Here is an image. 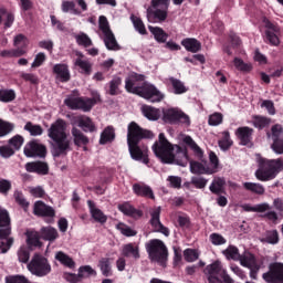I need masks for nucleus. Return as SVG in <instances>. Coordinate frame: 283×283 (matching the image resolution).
<instances>
[{
	"label": "nucleus",
	"instance_id": "nucleus-6",
	"mask_svg": "<svg viewBox=\"0 0 283 283\" xmlns=\"http://www.w3.org/2000/svg\"><path fill=\"white\" fill-rule=\"evenodd\" d=\"M205 275L208 277L209 283H233V280L227 273V269L222 262L214 261L205 269Z\"/></svg>",
	"mask_w": 283,
	"mask_h": 283
},
{
	"label": "nucleus",
	"instance_id": "nucleus-55",
	"mask_svg": "<svg viewBox=\"0 0 283 283\" xmlns=\"http://www.w3.org/2000/svg\"><path fill=\"white\" fill-rule=\"evenodd\" d=\"M27 244L32 249V247H41V241L39 240L38 232H28L27 233Z\"/></svg>",
	"mask_w": 283,
	"mask_h": 283
},
{
	"label": "nucleus",
	"instance_id": "nucleus-33",
	"mask_svg": "<svg viewBox=\"0 0 283 283\" xmlns=\"http://www.w3.org/2000/svg\"><path fill=\"white\" fill-rule=\"evenodd\" d=\"M55 260L60 262L62 266H66V269H76V262H74V259L63 251L55 252Z\"/></svg>",
	"mask_w": 283,
	"mask_h": 283
},
{
	"label": "nucleus",
	"instance_id": "nucleus-17",
	"mask_svg": "<svg viewBox=\"0 0 283 283\" xmlns=\"http://www.w3.org/2000/svg\"><path fill=\"white\" fill-rule=\"evenodd\" d=\"M127 144L133 160H144V163H147V147L140 148V146H138V142H132Z\"/></svg>",
	"mask_w": 283,
	"mask_h": 283
},
{
	"label": "nucleus",
	"instance_id": "nucleus-57",
	"mask_svg": "<svg viewBox=\"0 0 283 283\" xmlns=\"http://www.w3.org/2000/svg\"><path fill=\"white\" fill-rule=\"evenodd\" d=\"M223 118L224 116L222 115V113H213L209 116L208 125H210L211 127H218V125H222Z\"/></svg>",
	"mask_w": 283,
	"mask_h": 283
},
{
	"label": "nucleus",
	"instance_id": "nucleus-52",
	"mask_svg": "<svg viewBox=\"0 0 283 283\" xmlns=\"http://www.w3.org/2000/svg\"><path fill=\"white\" fill-rule=\"evenodd\" d=\"M25 132H29L31 136H42L43 135V127L40 125H34L32 123H27L24 126Z\"/></svg>",
	"mask_w": 283,
	"mask_h": 283
},
{
	"label": "nucleus",
	"instance_id": "nucleus-51",
	"mask_svg": "<svg viewBox=\"0 0 283 283\" xmlns=\"http://www.w3.org/2000/svg\"><path fill=\"white\" fill-rule=\"evenodd\" d=\"M132 23L139 34H147V29L145 28V23H143V20L138 17L132 15L130 17Z\"/></svg>",
	"mask_w": 283,
	"mask_h": 283
},
{
	"label": "nucleus",
	"instance_id": "nucleus-54",
	"mask_svg": "<svg viewBox=\"0 0 283 283\" xmlns=\"http://www.w3.org/2000/svg\"><path fill=\"white\" fill-rule=\"evenodd\" d=\"M62 12H70V14L78 15L81 14V11L76 9V4L72 1H63L62 2Z\"/></svg>",
	"mask_w": 283,
	"mask_h": 283
},
{
	"label": "nucleus",
	"instance_id": "nucleus-14",
	"mask_svg": "<svg viewBox=\"0 0 283 283\" xmlns=\"http://www.w3.org/2000/svg\"><path fill=\"white\" fill-rule=\"evenodd\" d=\"M263 25L266 28L265 36L266 41L271 43V45H280V38L277 36V33L280 32V29L275 27L269 19L263 18Z\"/></svg>",
	"mask_w": 283,
	"mask_h": 283
},
{
	"label": "nucleus",
	"instance_id": "nucleus-40",
	"mask_svg": "<svg viewBox=\"0 0 283 283\" xmlns=\"http://www.w3.org/2000/svg\"><path fill=\"white\" fill-rule=\"evenodd\" d=\"M114 138H116V133L113 127L108 126L101 134L99 145H107V143H112Z\"/></svg>",
	"mask_w": 283,
	"mask_h": 283
},
{
	"label": "nucleus",
	"instance_id": "nucleus-4",
	"mask_svg": "<svg viewBox=\"0 0 283 283\" xmlns=\"http://www.w3.org/2000/svg\"><path fill=\"white\" fill-rule=\"evenodd\" d=\"M256 163L259 165L255 171V178L261 182L273 180L275 176L283 169L282 159H266L260 155H256Z\"/></svg>",
	"mask_w": 283,
	"mask_h": 283
},
{
	"label": "nucleus",
	"instance_id": "nucleus-43",
	"mask_svg": "<svg viewBox=\"0 0 283 283\" xmlns=\"http://www.w3.org/2000/svg\"><path fill=\"white\" fill-rule=\"evenodd\" d=\"M222 254L227 260H234V262L240 261V250L235 245H230L226 250L222 251Z\"/></svg>",
	"mask_w": 283,
	"mask_h": 283
},
{
	"label": "nucleus",
	"instance_id": "nucleus-47",
	"mask_svg": "<svg viewBox=\"0 0 283 283\" xmlns=\"http://www.w3.org/2000/svg\"><path fill=\"white\" fill-rule=\"evenodd\" d=\"M123 83V80L120 77H114L109 83H108V94L111 96H117V94H120V84Z\"/></svg>",
	"mask_w": 283,
	"mask_h": 283
},
{
	"label": "nucleus",
	"instance_id": "nucleus-7",
	"mask_svg": "<svg viewBox=\"0 0 283 283\" xmlns=\"http://www.w3.org/2000/svg\"><path fill=\"white\" fill-rule=\"evenodd\" d=\"M28 271H30L31 275H35V277H45V275H50L52 273V265L48 258L35 253L30 263L28 264Z\"/></svg>",
	"mask_w": 283,
	"mask_h": 283
},
{
	"label": "nucleus",
	"instance_id": "nucleus-42",
	"mask_svg": "<svg viewBox=\"0 0 283 283\" xmlns=\"http://www.w3.org/2000/svg\"><path fill=\"white\" fill-rule=\"evenodd\" d=\"M17 98V92L12 88H0V103H12Z\"/></svg>",
	"mask_w": 283,
	"mask_h": 283
},
{
	"label": "nucleus",
	"instance_id": "nucleus-15",
	"mask_svg": "<svg viewBox=\"0 0 283 283\" xmlns=\"http://www.w3.org/2000/svg\"><path fill=\"white\" fill-rule=\"evenodd\" d=\"M150 224L157 233H163V235L169 237V229L163 226L160 222V207L155 208L151 213Z\"/></svg>",
	"mask_w": 283,
	"mask_h": 283
},
{
	"label": "nucleus",
	"instance_id": "nucleus-10",
	"mask_svg": "<svg viewBox=\"0 0 283 283\" xmlns=\"http://www.w3.org/2000/svg\"><path fill=\"white\" fill-rule=\"evenodd\" d=\"M266 283H283V263H270L269 271L262 275Z\"/></svg>",
	"mask_w": 283,
	"mask_h": 283
},
{
	"label": "nucleus",
	"instance_id": "nucleus-31",
	"mask_svg": "<svg viewBox=\"0 0 283 283\" xmlns=\"http://www.w3.org/2000/svg\"><path fill=\"white\" fill-rule=\"evenodd\" d=\"M133 191L136 193V196H142L143 198H150V200H154L156 197L154 196V190L151 187L146 185H139L135 184L133 186Z\"/></svg>",
	"mask_w": 283,
	"mask_h": 283
},
{
	"label": "nucleus",
	"instance_id": "nucleus-22",
	"mask_svg": "<svg viewBox=\"0 0 283 283\" xmlns=\"http://www.w3.org/2000/svg\"><path fill=\"white\" fill-rule=\"evenodd\" d=\"M33 213L35 216H44L48 218H54V209L43 201H36L33 207Z\"/></svg>",
	"mask_w": 283,
	"mask_h": 283
},
{
	"label": "nucleus",
	"instance_id": "nucleus-58",
	"mask_svg": "<svg viewBox=\"0 0 283 283\" xmlns=\"http://www.w3.org/2000/svg\"><path fill=\"white\" fill-rule=\"evenodd\" d=\"M253 125L258 129H264V127H268V125H271V119L262 116H254L253 117Z\"/></svg>",
	"mask_w": 283,
	"mask_h": 283
},
{
	"label": "nucleus",
	"instance_id": "nucleus-41",
	"mask_svg": "<svg viewBox=\"0 0 283 283\" xmlns=\"http://www.w3.org/2000/svg\"><path fill=\"white\" fill-rule=\"evenodd\" d=\"M119 211L124 213V216H130L132 218H140L143 216V212L139 210H136L132 205L129 203H123L118 206Z\"/></svg>",
	"mask_w": 283,
	"mask_h": 283
},
{
	"label": "nucleus",
	"instance_id": "nucleus-46",
	"mask_svg": "<svg viewBox=\"0 0 283 283\" xmlns=\"http://www.w3.org/2000/svg\"><path fill=\"white\" fill-rule=\"evenodd\" d=\"M77 273L80 275V280L82 281L87 277H96V270H94L91 265L80 266Z\"/></svg>",
	"mask_w": 283,
	"mask_h": 283
},
{
	"label": "nucleus",
	"instance_id": "nucleus-49",
	"mask_svg": "<svg viewBox=\"0 0 283 283\" xmlns=\"http://www.w3.org/2000/svg\"><path fill=\"white\" fill-rule=\"evenodd\" d=\"M224 179L217 177L213 179L212 184L210 185V191L212 193H222L224 191Z\"/></svg>",
	"mask_w": 283,
	"mask_h": 283
},
{
	"label": "nucleus",
	"instance_id": "nucleus-16",
	"mask_svg": "<svg viewBox=\"0 0 283 283\" xmlns=\"http://www.w3.org/2000/svg\"><path fill=\"white\" fill-rule=\"evenodd\" d=\"M75 56H76V59L74 60L75 67L80 69L81 74H85L86 76H90V74H92V62L85 59V55L80 51H75Z\"/></svg>",
	"mask_w": 283,
	"mask_h": 283
},
{
	"label": "nucleus",
	"instance_id": "nucleus-21",
	"mask_svg": "<svg viewBox=\"0 0 283 283\" xmlns=\"http://www.w3.org/2000/svg\"><path fill=\"white\" fill-rule=\"evenodd\" d=\"M122 255L124 258L140 259V248L136 243H127L122 247Z\"/></svg>",
	"mask_w": 283,
	"mask_h": 283
},
{
	"label": "nucleus",
	"instance_id": "nucleus-8",
	"mask_svg": "<svg viewBox=\"0 0 283 283\" xmlns=\"http://www.w3.org/2000/svg\"><path fill=\"white\" fill-rule=\"evenodd\" d=\"M146 250L153 262L164 264L165 260H167V248L165 243L158 239L150 240L146 244Z\"/></svg>",
	"mask_w": 283,
	"mask_h": 283
},
{
	"label": "nucleus",
	"instance_id": "nucleus-29",
	"mask_svg": "<svg viewBox=\"0 0 283 283\" xmlns=\"http://www.w3.org/2000/svg\"><path fill=\"white\" fill-rule=\"evenodd\" d=\"M53 72L56 75V78L62 83H67V81H70V69L66 64H55Z\"/></svg>",
	"mask_w": 283,
	"mask_h": 283
},
{
	"label": "nucleus",
	"instance_id": "nucleus-18",
	"mask_svg": "<svg viewBox=\"0 0 283 283\" xmlns=\"http://www.w3.org/2000/svg\"><path fill=\"white\" fill-rule=\"evenodd\" d=\"M177 140L179 145H185L186 147H189L190 149L193 150V154H196V156H198L199 158H202V149L200 148V146H198V144H196V142L193 140V138H191V136L179 134L177 136Z\"/></svg>",
	"mask_w": 283,
	"mask_h": 283
},
{
	"label": "nucleus",
	"instance_id": "nucleus-24",
	"mask_svg": "<svg viewBox=\"0 0 283 283\" xmlns=\"http://www.w3.org/2000/svg\"><path fill=\"white\" fill-rule=\"evenodd\" d=\"M181 45L182 48H185V50L187 52H191L192 54H196L198 52H200V50H202V43H200V41H198L195 38H186L181 41Z\"/></svg>",
	"mask_w": 283,
	"mask_h": 283
},
{
	"label": "nucleus",
	"instance_id": "nucleus-38",
	"mask_svg": "<svg viewBox=\"0 0 283 283\" xmlns=\"http://www.w3.org/2000/svg\"><path fill=\"white\" fill-rule=\"evenodd\" d=\"M260 242L266 244H279L280 233L277 232V230H269L265 232L264 237L260 239Z\"/></svg>",
	"mask_w": 283,
	"mask_h": 283
},
{
	"label": "nucleus",
	"instance_id": "nucleus-53",
	"mask_svg": "<svg viewBox=\"0 0 283 283\" xmlns=\"http://www.w3.org/2000/svg\"><path fill=\"white\" fill-rule=\"evenodd\" d=\"M209 160L210 164L208 165V168L210 169V174H217L218 172V167L220 165V160L218 159V156L216 153L210 151L209 154Z\"/></svg>",
	"mask_w": 283,
	"mask_h": 283
},
{
	"label": "nucleus",
	"instance_id": "nucleus-30",
	"mask_svg": "<svg viewBox=\"0 0 283 283\" xmlns=\"http://www.w3.org/2000/svg\"><path fill=\"white\" fill-rule=\"evenodd\" d=\"M25 169L31 174H40L42 176H45L49 171L48 164L41 161L28 163Z\"/></svg>",
	"mask_w": 283,
	"mask_h": 283
},
{
	"label": "nucleus",
	"instance_id": "nucleus-3",
	"mask_svg": "<svg viewBox=\"0 0 283 283\" xmlns=\"http://www.w3.org/2000/svg\"><path fill=\"white\" fill-rule=\"evenodd\" d=\"M67 123L57 119L48 129L51 139V153L54 157L63 156L70 151V139L67 138Z\"/></svg>",
	"mask_w": 283,
	"mask_h": 283
},
{
	"label": "nucleus",
	"instance_id": "nucleus-13",
	"mask_svg": "<svg viewBox=\"0 0 283 283\" xmlns=\"http://www.w3.org/2000/svg\"><path fill=\"white\" fill-rule=\"evenodd\" d=\"M71 125L73 127H81L83 132H96V125L92 122V118L83 115L74 116L71 118Z\"/></svg>",
	"mask_w": 283,
	"mask_h": 283
},
{
	"label": "nucleus",
	"instance_id": "nucleus-63",
	"mask_svg": "<svg viewBox=\"0 0 283 283\" xmlns=\"http://www.w3.org/2000/svg\"><path fill=\"white\" fill-rule=\"evenodd\" d=\"M18 259L20 262L25 264L30 260V251L24 245L18 250Z\"/></svg>",
	"mask_w": 283,
	"mask_h": 283
},
{
	"label": "nucleus",
	"instance_id": "nucleus-36",
	"mask_svg": "<svg viewBox=\"0 0 283 283\" xmlns=\"http://www.w3.org/2000/svg\"><path fill=\"white\" fill-rule=\"evenodd\" d=\"M40 235L42 240L54 242L59 238V231L52 227H45L41 229Z\"/></svg>",
	"mask_w": 283,
	"mask_h": 283
},
{
	"label": "nucleus",
	"instance_id": "nucleus-27",
	"mask_svg": "<svg viewBox=\"0 0 283 283\" xmlns=\"http://www.w3.org/2000/svg\"><path fill=\"white\" fill-rule=\"evenodd\" d=\"M191 174L211 176V170L207 161H190Z\"/></svg>",
	"mask_w": 283,
	"mask_h": 283
},
{
	"label": "nucleus",
	"instance_id": "nucleus-48",
	"mask_svg": "<svg viewBox=\"0 0 283 283\" xmlns=\"http://www.w3.org/2000/svg\"><path fill=\"white\" fill-rule=\"evenodd\" d=\"M243 187L247 191H251L252 193H256L258 196H263L264 193V186L261 184L255 182H244Z\"/></svg>",
	"mask_w": 283,
	"mask_h": 283
},
{
	"label": "nucleus",
	"instance_id": "nucleus-50",
	"mask_svg": "<svg viewBox=\"0 0 283 283\" xmlns=\"http://www.w3.org/2000/svg\"><path fill=\"white\" fill-rule=\"evenodd\" d=\"M116 230L122 233V235H125L126 238H134L138 232L136 230L132 229V227L125 224V223H118L116 226Z\"/></svg>",
	"mask_w": 283,
	"mask_h": 283
},
{
	"label": "nucleus",
	"instance_id": "nucleus-19",
	"mask_svg": "<svg viewBox=\"0 0 283 283\" xmlns=\"http://www.w3.org/2000/svg\"><path fill=\"white\" fill-rule=\"evenodd\" d=\"M24 156L28 158H34L35 156L43 157L45 156V146L31 142L24 147Z\"/></svg>",
	"mask_w": 283,
	"mask_h": 283
},
{
	"label": "nucleus",
	"instance_id": "nucleus-25",
	"mask_svg": "<svg viewBox=\"0 0 283 283\" xmlns=\"http://www.w3.org/2000/svg\"><path fill=\"white\" fill-rule=\"evenodd\" d=\"M235 136L241 142V145H249L253 138V128H249L248 126L239 127L235 130Z\"/></svg>",
	"mask_w": 283,
	"mask_h": 283
},
{
	"label": "nucleus",
	"instance_id": "nucleus-28",
	"mask_svg": "<svg viewBox=\"0 0 283 283\" xmlns=\"http://www.w3.org/2000/svg\"><path fill=\"white\" fill-rule=\"evenodd\" d=\"M90 213L92 218L95 220V222H99L101 224H105L107 222V216L103 213V211L94 205L92 200L87 201Z\"/></svg>",
	"mask_w": 283,
	"mask_h": 283
},
{
	"label": "nucleus",
	"instance_id": "nucleus-44",
	"mask_svg": "<svg viewBox=\"0 0 283 283\" xmlns=\"http://www.w3.org/2000/svg\"><path fill=\"white\" fill-rule=\"evenodd\" d=\"M222 134L221 139L219 140V147L222 151H227L233 146V140L231 139V134L229 130H226Z\"/></svg>",
	"mask_w": 283,
	"mask_h": 283
},
{
	"label": "nucleus",
	"instance_id": "nucleus-64",
	"mask_svg": "<svg viewBox=\"0 0 283 283\" xmlns=\"http://www.w3.org/2000/svg\"><path fill=\"white\" fill-rule=\"evenodd\" d=\"M63 279H64L66 282H70V283H78V282H82L78 272H77V274H75V273H70V272H64V273H63Z\"/></svg>",
	"mask_w": 283,
	"mask_h": 283
},
{
	"label": "nucleus",
	"instance_id": "nucleus-20",
	"mask_svg": "<svg viewBox=\"0 0 283 283\" xmlns=\"http://www.w3.org/2000/svg\"><path fill=\"white\" fill-rule=\"evenodd\" d=\"M10 233V214L8 210L0 207V238H8Z\"/></svg>",
	"mask_w": 283,
	"mask_h": 283
},
{
	"label": "nucleus",
	"instance_id": "nucleus-5",
	"mask_svg": "<svg viewBox=\"0 0 283 283\" xmlns=\"http://www.w3.org/2000/svg\"><path fill=\"white\" fill-rule=\"evenodd\" d=\"M92 98H83L76 95H70L64 101L65 105L70 107V109H82L83 112H90L96 103H101V94L94 91L92 93Z\"/></svg>",
	"mask_w": 283,
	"mask_h": 283
},
{
	"label": "nucleus",
	"instance_id": "nucleus-12",
	"mask_svg": "<svg viewBox=\"0 0 283 283\" xmlns=\"http://www.w3.org/2000/svg\"><path fill=\"white\" fill-rule=\"evenodd\" d=\"M169 6L164 7H149L147 9V19L149 23H163L167 21Z\"/></svg>",
	"mask_w": 283,
	"mask_h": 283
},
{
	"label": "nucleus",
	"instance_id": "nucleus-61",
	"mask_svg": "<svg viewBox=\"0 0 283 283\" xmlns=\"http://www.w3.org/2000/svg\"><path fill=\"white\" fill-rule=\"evenodd\" d=\"M28 191L33 198H43L45 196V190L41 186L29 187Z\"/></svg>",
	"mask_w": 283,
	"mask_h": 283
},
{
	"label": "nucleus",
	"instance_id": "nucleus-26",
	"mask_svg": "<svg viewBox=\"0 0 283 283\" xmlns=\"http://www.w3.org/2000/svg\"><path fill=\"white\" fill-rule=\"evenodd\" d=\"M142 113L148 120H158L163 116V108H156L149 105L142 106Z\"/></svg>",
	"mask_w": 283,
	"mask_h": 283
},
{
	"label": "nucleus",
	"instance_id": "nucleus-1",
	"mask_svg": "<svg viewBox=\"0 0 283 283\" xmlns=\"http://www.w3.org/2000/svg\"><path fill=\"white\" fill-rule=\"evenodd\" d=\"M153 151L165 165H178L179 167L189 165L187 148L171 144L163 133L159 134L158 140L153 145Z\"/></svg>",
	"mask_w": 283,
	"mask_h": 283
},
{
	"label": "nucleus",
	"instance_id": "nucleus-62",
	"mask_svg": "<svg viewBox=\"0 0 283 283\" xmlns=\"http://www.w3.org/2000/svg\"><path fill=\"white\" fill-rule=\"evenodd\" d=\"M9 145H11L13 147V151H19V149H21V147H23V137L20 135H17L14 137H12L9 140Z\"/></svg>",
	"mask_w": 283,
	"mask_h": 283
},
{
	"label": "nucleus",
	"instance_id": "nucleus-39",
	"mask_svg": "<svg viewBox=\"0 0 283 283\" xmlns=\"http://www.w3.org/2000/svg\"><path fill=\"white\" fill-rule=\"evenodd\" d=\"M98 268L101 270L102 275L104 277H112L113 271H112V261L107 258H103L98 262Z\"/></svg>",
	"mask_w": 283,
	"mask_h": 283
},
{
	"label": "nucleus",
	"instance_id": "nucleus-2",
	"mask_svg": "<svg viewBox=\"0 0 283 283\" xmlns=\"http://www.w3.org/2000/svg\"><path fill=\"white\" fill-rule=\"evenodd\" d=\"M145 81V75H139L137 73H130L125 81V90L130 94H137L148 103H160L165 101V93L160 92L154 84L143 83ZM139 83H143L140 85Z\"/></svg>",
	"mask_w": 283,
	"mask_h": 283
},
{
	"label": "nucleus",
	"instance_id": "nucleus-56",
	"mask_svg": "<svg viewBox=\"0 0 283 283\" xmlns=\"http://www.w3.org/2000/svg\"><path fill=\"white\" fill-rule=\"evenodd\" d=\"M14 129V124L0 119V138L8 136Z\"/></svg>",
	"mask_w": 283,
	"mask_h": 283
},
{
	"label": "nucleus",
	"instance_id": "nucleus-37",
	"mask_svg": "<svg viewBox=\"0 0 283 283\" xmlns=\"http://www.w3.org/2000/svg\"><path fill=\"white\" fill-rule=\"evenodd\" d=\"M71 134L73 136L74 144L77 145V147H81V145H87L90 143V139L83 135V132L78 129L76 126H73Z\"/></svg>",
	"mask_w": 283,
	"mask_h": 283
},
{
	"label": "nucleus",
	"instance_id": "nucleus-23",
	"mask_svg": "<svg viewBox=\"0 0 283 283\" xmlns=\"http://www.w3.org/2000/svg\"><path fill=\"white\" fill-rule=\"evenodd\" d=\"M239 262L241 266H244L245 269H255V271H260V265L255 261V256L251 252H244L240 259Z\"/></svg>",
	"mask_w": 283,
	"mask_h": 283
},
{
	"label": "nucleus",
	"instance_id": "nucleus-59",
	"mask_svg": "<svg viewBox=\"0 0 283 283\" xmlns=\"http://www.w3.org/2000/svg\"><path fill=\"white\" fill-rule=\"evenodd\" d=\"M6 283H30L29 279L25 275H9L4 279Z\"/></svg>",
	"mask_w": 283,
	"mask_h": 283
},
{
	"label": "nucleus",
	"instance_id": "nucleus-32",
	"mask_svg": "<svg viewBox=\"0 0 283 283\" xmlns=\"http://www.w3.org/2000/svg\"><path fill=\"white\" fill-rule=\"evenodd\" d=\"M163 120L165 123L176 124L178 123V116L180 115V109L178 108H161Z\"/></svg>",
	"mask_w": 283,
	"mask_h": 283
},
{
	"label": "nucleus",
	"instance_id": "nucleus-45",
	"mask_svg": "<svg viewBox=\"0 0 283 283\" xmlns=\"http://www.w3.org/2000/svg\"><path fill=\"white\" fill-rule=\"evenodd\" d=\"M232 63L235 70H238L239 72H251L253 70V64L244 62L240 57H234Z\"/></svg>",
	"mask_w": 283,
	"mask_h": 283
},
{
	"label": "nucleus",
	"instance_id": "nucleus-60",
	"mask_svg": "<svg viewBox=\"0 0 283 283\" xmlns=\"http://www.w3.org/2000/svg\"><path fill=\"white\" fill-rule=\"evenodd\" d=\"M75 39L78 45H83L84 48H90V45H92V40L85 33L75 35Z\"/></svg>",
	"mask_w": 283,
	"mask_h": 283
},
{
	"label": "nucleus",
	"instance_id": "nucleus-35",
	"mask_svg": "<svg viewBox=\"0 0 283 283\" xmlns=\"http://www.w3.org/2000/svg\"><path fill=\"white\" fill-rule=\"evenodd\" d=\"M149 32L153 34L155 41H157V43H165L167 41V39H169V34H167V32H165V30H163V28L160 27H148Z\"/></svg>",
	"mask_w": 283,
	"mask_h": 283
},
{
	"label": "nucleus",
	"instance_id": "nucleus-9",
	"mask_svg": "<svg viewBox=\"0 0 283 283\" xmlns=\"http://www.w3.org/2000/svg\"><path fill=\"white\" fill-rule=\"evenodd\" d=\"M98 23L99 30L104 34V43L107 50H118V42H116V38L114 36L112 29H109V22L107 21V18L105 15H101Z\"/></svg>",
	"mask_w": 283,
	"mask_h": 283
},
{
	"label": "nucleus",
	"instance_id": "nucleus-34",
	"mask_svg": "<svg viewBox=\"0 0 283 283\" xmlns=\"http://www.w3.org/2000/svg\"><path fill=\"white\" fill-rule=\"evenodd\" d=\"M169 83L172 87V93L176 95L187 94L189 92V87L185 85V82L176 77H169Z\"/></svg>",
	"mask_w": 283,
	"mask_h": 283
},
{
	"label": "nucleus",
	"instance_id": "nucleus-11",
	"mask_svg": "<svg viewBox=\"0 0 283 283\" xmlns=\"http://www.w3.org/2000/svg\"><path fill=\"white\" fill-rule=\"evenodd\" d=\"M154 135L149 130H143L135 122L128 125L127 143H140L142 138H151Z\"/></svg>",
	"mask_w": 283,
	"mask_h": 283
}]
</instances>
